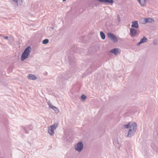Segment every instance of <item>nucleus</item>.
<instances>
[{
  "label": "nucleus",
  "instance_id": "nucleus-19",
  "mask_svg": "<svg viewBox=\"0 0 158 158\" xmlns=\"http://www.w3.org/2000/svg\"><path fill=\"white\" fill-rule=\"evenodd\" d=\"M140 40L142 43H143L147 42L148 41V39L145 36H143V38L140 39Z\"/></svg>",
  "mask_w": 158,
  "mask_h": 158
},
{
  "label": "nucleus",
  "instance_id": "nucleus-15",
  "mask_svg": "<svg viewBox=\"0 0 158 158\" xmlns=\"http://www.w3.org/2000/svg\"><path fill=\"white\" fill-rule=\"evenodd\" d=\"M32 128V126L31 125H29V126H28L27 127H23V130L26 133H28V130H30Z\"/></svg>",
  "mask_w": 158,
  "mask_h": 158
},
{
  "label": "nucleus",
  "instance_id": "nucleus-16",
  "mask_svg": "<svg viewBox=\"0 0 158 158\" xmlns=\"http://www.w3.org/2000/svg\"><path fill=\"white\" fill-rule=\"evenodd\" d=\"M137 1L142 6H145L146 3V0H137Z\"/></svg>",
  "mask_w": 158,
  "mask_h": 158
},
{
  "label": "nucleus",
  "instance_id": "nucleus-25",
  "mask_svg": "<svg viewBox=\"0 0 158 158\" xmlns=\"http://www.w3.org/2000/svg\"><path fill=\"white\" fill-rule=\"evenodd\" d=\"M53 110L55 111V113H58L59 112L58 108L56 106L55 107H54Z\"/></svg>",
  "mask_w": 158,
  "mask_h": 158
},
{
  "label": "nucleus",
  "instance_id": "nucleus-32",
  "mask_svg": "<svg viewBox=\"0 0 158 158\" xmlns=\"http://www.w3.org/2000/svg\"><path fill=\"white\" fill-rule=\"evenodd\" d=\"M90 50V48H89V50Z\"/></svg>",
  "mask_w": 158,
  "mask_h": 158
},
{
  "label": "nucleus",
  "instance_id": "nucleus-14",
  "mask_svg": "<svg viewBox=\"0 0 158 158\" xmlns=\"http://www.w3.org/2000/svg\"><path fill=\"white\" fill-rule=\"evenodd\" d=\"M27 77L29 79L35 80L37 79V77L34 75L30 74L28 75Z\"/></svg>",
  "mask_w": 158,
  "mask_h": 158
},
{
  "label": "nucleus",
  "instance_id": "nucleus-6",
  "mask_svg": "<svg viewBox=\"0 0 158 158\" xmlns=\"http://www.w3.org/2000/svg\"><path fill=\"white\" fill-rule=\"evenodd\" d=\"M107 36L114 43H116L118 41V40L117 37L113 33L108 32L107 33Z\"/></svg>",
  "mask_w": 158,
  "mask_h": 158
},
{
  "label": "nucleus",
  "instance_id": "nucleus-10",
  "mask_svg": "<svg viewBox=\"0 0 158 158\" xmlns=\"http://www.w3.org/2000/svg\"><path fill=\"white\" fill-rule=\"evenodd\" d=\"M157 144H155L154 143H152L151 144V146L153 150L157 152H158V133H157Z\"/></svg>",
  "mask_w": 158,
  "mask_h": 158
},
{
  "label": "nucleus",
  "instance_id": "nucleus-27",
  "mask_svg": "<svg viewBox=\"0 0 158 158\" xmlns=\"http://www.w3.org/2000/svg\"><path fill=\"white\" fill-rule=\"evenodd\" d=\"M142 43L141 41L140 40V41L137 44V45L139 46Z\"/></svg>",
  "mask_w": 158,
  "mask_h": 158
},
{
  "label": "nucleus",
  "instance_id": "nucleus-9",
  "mask_svg": "<svg viewBox=\"0 0 158 158\" xmlns=\"http://www.w3.org/2000/svg\"><path fill=\"white\" fill-rule=\"evenodd\" d=\"M130 35L131 37H134L137 33L136 30L134 28H131L130 29Z\"/></svg>",
  "mask_w": 158,
  "mask_h": 158
},
{
  "label": "nucleus",
  "instance_id": "nucleus-1",
  "mask_svg": "<svg viewBox=\"0 0 158 158\" xmlns=\"http://www.w3.org/2000/svg\"><path fill=\"white\" fill-rule=\"evenodd\" d=\"M31 48L29 46L27 47L22 53L21 56V60L23 61L29 56L31 52Z\"/></svg>",
  "mask_w": 158,
  "mask_h": 158
},
{
  "label": "nucleus",
  "instance_id": "nucleus-2",
  "mask_svg": "<svg viewBox=\"0 0 158 158\" xmlns=\"http://www.w3.org/2000/svg\"><path fill=\"white\" fill-rule=\"evenodd\" d=\"M72 74L69 70H67L66 72L63 73L59 77L60 81L63 82V80H67L71 76Z\"/></svg>",
  "mask_w": 158,
  "mask_h": 158
},
{
  "label": "nucleus",
  "instance_id": "nucleus-18",
  "mask_svg": "<svg viewBox=\"0 0 158 158\" xmlns=\"http://www.w3.org/2000/svg\"><path fill=\"white\" fill-rule=\"evenodd\" d=\"M113 142L114 146L118 148L119 149L120 146V144L118 143V140L113 141Z\"/></svg>",
  "mask_w": 158,
  "mask_h": 158
},
{
  "label": "nucleus",
  "instance_id": "nucleus-28",
  "mask_svg": "<svg viewBox=\"0 0 158 158\" xmlns=\"http://www.w3.org/2000/svg\"><path fill=\"white\" fill-rule=\"evenodd\" d=\"M3 38L6 40H8V36H4Z\"/></svg>",
  "mask_w": 158,
  "mask_h": 158
},
{
  "label": "nucleus",
  "instance_id": "nucleus-20",
  "mask_svg": "<svg viewBox=\"0 0 158 158\" xmlns=\"http://www.w3.org/2000/svg\"><path fill=\"white\" fill-rule=\"evenodd\" d=\"M100 35L102 39L103 40H104L105 39L106 36L105 33L102 31L100 32Z\"/></svg>",
  "mask_w": 158,
  "mask_h": 158
},
{
  "label": "nucleus",
  "instance_id": "nucleus-26",
  "mask_svg": "<svg viewBox=\"0 0 158 158\" xmlns=\"http://www.w3.org/2000/svg\"><path fill=\"white\" fill-rule=\"evenodd\" d=\"M117 17H118V22H120L121 21V19L120 17V15H117Z\"/></svg>",
  "mask_w": 158,
  "mask_h": 158
},
{
  "label": "nucleus",
  "instance_id": "nucleus-8",
  "mask_svg": "<svg viewBox=\"0 0 158 158\" xmlns=\"http://www.w3.org/2000/svg\"><path fill=\"white\" fill-rule=\"evenodd\" d=\"M110 53L114 54L115 55L117 56L121 52V50L118 48H114L110 50L109 51Z\"/></svg>",
  "mask_w": 158,
  "mask_h": 158
},
{
  "label": "nucleus",
  "instance_id": "nucleus-21",
  "mask_svg": "<svg viewBox=\"0 0 158 158\" xmlns=\"http://www.w3.org/2000/svg\"><path fill=\"white\" fill-rule=\"evenodd\" d=\"M66 141L69 142H71L72 140V139L69 135L66 136Z\"/></svg>",
  "mask_w": 158,
  "mask_h": 158
},
{
  "label": "nucleus",
  "instance_id": "nucleus-4",
  "mask_svg": "<svg viewBox=\"0 0 158 158\" xmlns=\"http://www.w3.org/2000/svg\"><path fill=\"white\" fill-rule=\"evenodd\" d=\"M58 126L57 123H55L48 127V132L51 135H53L54 134V130L56 129Z\"/></svg>",
  "mask_w": 158,
  "mask_h": 158
},
{
  "label": "nucleus",
  "instance_id": "nucleus-24",
  "mask_svg": "<svg viewBox=\"0 0 158 158\" xmlns=\"http://www.w3.org/2000/svg\"><path fill=\"white\" fill-rule=\"evenodd\" d=\"M48 104L49 105V106L50 108H51L53 110V109H54V107H55V106H53L52 105V104L50 102V101L48 102Z\"/></svg>",
  "mask_w": 158,
  "mask_h": 158
},
{
  "label": "nucleus",
  "instance_id": "nucleus-13",
  "mask_svg": "<svg viewBox=\"0 0 158 158\" xmlns=\"http://www.w3.org/2000/svg\"><path fill=\"white\" fill-rule=\"evenodd\" d=\"M131 27L133 28H135L137 29L139 28V25L138 21L137 20H135L132 21Z\"/></svg>",
  "mask_w": 158,
  "mask_h": 158
},
{
  "label": "nucleus",
  "instance_id": "nucleus-29",
  "mask_svg": "<svg viewBox=\"0 0 158 158\" xmlns=\"http://www.w3.org/2000/svg\"><path fill=\"white\" fill-rule=\"evenodd\" d=\"M18 0H13V1L15 2L17 4L18 3Z\"/></svg>",
  "mask_w": 158,
  "mask_h": 158
},
{
  "label": "nucleus",
  "instance_id": "nucleus-30",
  "mask_svg": "<svg viewBox=\"0 0 158 158\" xmlns=\"http://www.w3.org/2000/svg\"><path fill=\"white\" fill-rule=\"evenodd\" d=\"M21 2H23V0H21Z\"/></svg>",
  "mask_w": 158,
  "mask_h": 158
},
{
  "label": "nucleus",
  "instance_id": "nucleus-22",
  "mask_svg": "<svg viewBox=\"0 0 158 158\" xmlns=\"http://www.w3.org/2000/svg\"><path fill=\"white\" fill-rule=\"evenodd\" d=\"M81 100L82 101H85V99L87 98L86 96L84 94H82L81 96Z\"/></svg>",
  "mask_w": 158,
  "mask_h": 158
},
{
  "label": "nucleus",
  "instance_id": "nucleus-23",
  "mask_svg": "<svg viewBox=\"0 0 158 158\" xmlns=\"http://www.w3.org/2000/svg\"><path fill=\"white\" fill-rule=\"evenodd\" d=\"M49 42V40L48 39H44L42 41V44H48Z\"/></svg>",
  "mask_w": 158,
  "mask_h": 158
},
{
  "label": "nucleus",
  "instance_id": "nucleus-3",
  "mask_svg": "<svg viewBox=\"0 0 158 158\" xmlns=\"http://www.w3.org/2000/svg\"><path fill=\"white\" fill-rule=\"evenodd\" d=\"M132 125H133V127H131V129H129L127 136L131 137L134 135L135 133L137 128V123L135 122L132 123Z\"/></svg>",
  "mask_w": 158,
  "mask_h": 158
},
{
  "label": "nucleus",
  "instance_id": "nucleus-17",
  "mask_svg": "<svg viewBox=\"0 0 158 158\" xmlns=\"http://www.w3.org/2000/svg\"><path fill=\"white\" fill-rule=\"evenodd\" d=\"M124 127L125 128H129V129H131V127H133V125H132V123L131 124L130 123L124 125Z\"/></svg>",
  "mask_w": 158,
  "mask_h": 158
},
{
  "label": "nucleus",
  "instance_id": "nucleus-31",
  "mask_svg": "<svg viewBox=\"0 0 158 158\" xmlns=\"http://www.w3.org/2000/svg\"><path fill=\"white\" fill-rule=\"evenodd\" d=\"M62 1L64 2V1H66V0H62Z\"/></svg>",
  "mask_w": 158,
  "mask_h": 158
},
{
  "label": "nucleus",
  "instance_id": "nucleus-7",
  "mask_svg": "<svg viewBox=\"0 0 158 158\" xmlns=\"http://www.w3.org/2000/svg\"><path fill=\"white\" fill-rule=\"evenodd\" d=\"M84 147V144L82 142H78L75 146V148L76 151L79 152H81L83 149Z\"/></svg>",
  "mask_w": 158,
  "mask_h": 158
},
{
  "label": "nucleus",
  "instance_id": "nucleus-5",
  "mask_svg": "<svg viewBox=\"0 0 158 158\" xmlns=\"http://www.w3.org/2000/svg\"><path fill=\"white\" fill-rule=\"evenodd\" d=\"M69 64L71 66V68L75 66V58L73 54H70L68 56Z\"/></svg>",
  "mask_w": 158,
  "mask_h": 158
},
{
  "label": "nucleus",
  "instance_id": "nucleus-11",
  "mask_svg": "<svg viewBox=\"0 0 158 158\" xmlns=\"http://www.w3.org/2000/svg\"><path fill=\"white\" fill-rule=\"evenodd\" d=\"M154 19L150 18H147L144 19V21L143 22V24H145L147 23H151L152 22H154Z\"/></svg>",
  "mask_w": 158,
  "mask_h": 158
},
{
  "label": "nucleus",
  "instance_id": "nucleus-12",
  "mask_svg": "<svg viewBox=\"0 0 158 158\" xmlns=\"http://www.w3.org/2000/svg\"><path fill=\"white\" fill-rule=\"evenodd\" d=\"M100 2L104 3L106 4H109L112 5L114 2V0H98Z\"/></svg>",
  "mask_w": 158,
  "mask_h": 158
}]
</instances>
